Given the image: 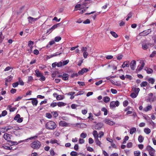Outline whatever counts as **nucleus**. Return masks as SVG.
Returning a JSON list of instances; mask_svg holds the SVG:
<instances>
[{
  "label": "nucleus",
  "instance_id": "obj_1",
  "mask_svg": "<svg viewBox=\"0 0 156 156\" xmlns=\"http://www.w3.org/2000/svg\"><path fill=\"white\" fill-rule=\"evenodd\" d=\"M41 145L40 142L37 140L33 142L31 144V146L34 149H38L40 147Z\"/></svg>",
  "mask_w": 156,
  "mask_h": 156
},
{
  "label": "nucleus",
  "instance_id": "obj_2",
  "mask_svg": "<svg viewBox=\"0 0 156 156\" xmlns=\"http://www.w3.org/2000/svg\"><path fill=\"white\" fill-rule=\"evenodd\" d=\"M119 105V102L118 101H112L110 103V107L111 108H113L118 107Z\"/></svg>",
  "mask_w": 156,
  "mask_h": 156
},
{
  "label": "nucleus",
  "instance_id": "obj_3",
  "mask_svg": "<svg viewBox=\"0 0 156 156\" xmlns=\"http://www.w3.org/2000/svg\"><path fill=\"white\" fill-rule=\"evenodd\" d=\"M55 126H56L55 123L52 121L48 122L45 125V127H55Z\"/></svg>",
  "mask_w": 156,
  "mask_h": 156
},
{
  "label": "nucleus",
  "instance_id": "obj_4",
  "mask_svg": "<svg viewBox=\"0 0 156 156\" xmlns=\"http://www.w3.org/2000/svg\"><path fill=\"white\" fill-rule=\"evenodd\" d=\"M151 32L150 29H149L141 32L140 34V36H145Z\"/></svg>",
  "mask_w": 156,
  "mask_h": 156
},
{
  "label": "nucleus",
  "instance_id": "obj_5",
  "mask_svg": "<svg viewBox=\"0 0 156 156\" xmlns=\"http://www.w3.org/2000/svg\"><path fill=\"white\" fill-rule=\"evenodd\" d=\"M40 17L37 18H34L31 16H29L28 17V20L29 22L31 23H34L35 21L38 20Z\"/></svg>",
  "mask_w": 156,
  "mask_h": 156
},
{
  "label": "nucleus",
  "instance_id": "obj_6",
  "mask_svg": "<svg viewBox=\"0 0 156 156\" xmlns=\"http://www.w3.org/2000/svg\"><path fill=\"white\" fill-rule=\"evenodd\" d=\"M15 120H16L18 122H21L23 121V118L20 117V115L19 114H17L14 118Z\"/></svg>",
  "mask_w": 156,
  "mask_h": 156
},
{
  "label": "nucleus",
  "instance_id": "obj_7",
  "mask_svg": "<svg viewBox=\"0 0 156 156\" xmlns=\"http://www.w3.org/2000/svg\"><path fill=\"white\" fill-rule=\"evenodd\" d=\"M136 64V62L135 60H133L130 63V66L131 69L134 70L135 69V66Z\"/></svg>",
  "mask_w": 156,
  "mask_h": 156
},
{
  "label": "nucleus",
  "instance_id": "obj_8",
  "mask_svg": "<svg viewBox=\"0 0 156 156\" xmlns=\"http://www.w3.org/2000/svg\"><path fill=\"white\" fill-rule=\"evenodd\" d=\"M11 135L10 134L6 133L4 134L3 136V137L5 139L7 140V141L9 142V141L11 139Z\"/></svg>",
  "mask_w": 156,
  "mask_h": 156
},
{
  "label": "nucleus",
  "instance_id": "obj_9",
  "mask_svg": "<svg viewBox=\"0 0 156 156\" xmlns=\"http://www.w3.org/2000/svg\"><path fill=\"white\" fill-rule=\"evenodd\" d=\"M88 71V69L86 68H84L79 71L78 72V74L80 75H82L84 73L87 72Z\"/></svg>",
  "mask_w": 156,
  "mask_h": 156
},
{
  "label": "nucleus",
  "instance_id": "obj_10",
  "mask_svg": "<svg viewBox=\"0 0 156 156\" xmlns=\"http://www.w3.org/2000/svg\"><path fill=\"white\" fill-rule=\"evenodd\" d=\"M27 100H32L31 102L33 105L36 106L37 104L38 101L36 98H30L27 99Z\"/></svg>",
  "mask_w": 156,
  "mask_h": 156
},
{
  "label": "nucleus",
  "instance_id": "obj_11",
  "mask_svg": "<svg viewBox=\"0 0 156 156\" xmlns=\"http://www.w3.org/2000/svg\"><path fill=\"white\" fill-rule=\"evenodd\" d=\"M145 65V63L143 61L142 63V64L140 66H138L137 69H136V71H140L144 67V66Z\"/></svg>",
  "mask_w": 156,
  "mask_h": 156
},
{
  "label": "nucleus",
  "instance_id": "obj_12",
  "mask_svg": "<svg viewBox=\"0 0 156 156\" xmlns=\"http://www.w3.org/2000/svg\"><path fill=\"white\" fill-rule=\"evenodd\" d=\"M23 141H22L20 142H19L18 143L16 142L15 141H12L11 140H9V141L8 144L9 145H10V146H12L13 145H17L19 143H20L21 142H23Z\"/></svg>",
  "mask_w": 156,
  "mask_h": 156
},
{
  "label": "nucleus",
  "instance_id": "obj_13",
  "mask_svg": "<svg viewBox=\"0 0 156 156\" xmlns=\"http://www.w3.org/2000/svg\"><path fill=\"white\" fill-rule=\"evenodd\" d=\"M152 108V107L151 105H149L145 108L144 109V111L147 112L151 110Z\"/></svg>",
  "mask_w": 156,
  "mask_h": 156
},
{
  "label": "nucleus",
  "instance_id": "obj_14",
  "mask_svg": "<svg viewBox=\"0 0 156 156\" xmlns=\"http://www.w3.org/2000/svg\"><path fill=\"white\" fill-rule=\"evenodd\" d=\"M129 61L124 62L123 63L122 67V68H124L125 67H129Z\"/></svg>",
  "mask_w": 156,
  "mask_h": 156
},
{
  "label": "nucleus",
  "instance_id": "obj_15",
  "mask_svg": "<svg viewBox=\"0 0 156 156\" xmlns=\"http://www.w3.org/2000/svg\"><path fill=\"white\" fill-rule=\"evenodd\" d=\"M11 129V128H9L8 127L7 129L6 127H1L0 128V131L3 133L7 132L8 130Z\"/></svg>",
  "mask_w": 156,
  "mask_h": 156
},
{
  "label": "nucleus",
  "instance_id": "obj_16",
  "mask_svg": "<svg viewBox=\"0 0 156 156\" xmlns=\"http://www.w3.org/2000/svg\"><path fill=\"white\" fill-rule=\"evenodd\" d=\"M59 124L60 126H68L67 123L64 121H61L59 123Z\"/></svg>",
  "mask_w": 156,
  "mask_h": 156
},
{
  "label": "nucleus",
  "instance_id": "obj_17",
  "mask_svg": "<svg viewBox=\"0 0 156 156\" xmlns=\"http://www.w3.org/2000/svg\"><path fill=\"white\" fill-rule=\"evenodd\" d=\"M150 44H143L142 45V48L144 50H146L149 48V46Z\"/></svg>",
  "mask_w": 156,
  "mask_h": 156
},
{
  "label": "nucleus",
  "instance_id": "obj_18",
  "mask_svg": "<svg viewBox=\"0 0 156 156\" xmlns=\"http://www.w3.org/2000/svg\"><path fill=\"white\" fill-rule=\"evenodd\" d=\"M75 94V92H70L67 94H66L68 95H70L71 97L70 98V99L71 100H72L74 98V96L73 95Z\"/></svg>",
  "mask_w": 156,
  "mask_h": 156
},
{
  "label": "nucleus",
  "instance_id": "obj_19",
  "mask_svg": "<svg viewBox=\"0 0 156 156\" xmlns=\"http://www.w3.org/2000/svg\"><path fill=\"white\" fill-rule=\"evenodd\" d=\"M69 75L68 74L64 73L63 75L62 79L64 80H68Z\"/></svg>",
  "mask_w": 156,
  "mask_h": 156
},
{
  "label": "nucleus",
  "instance_id": "obj_20",
  "mask_svg": "<svg viewBox=\"0 0 156 156\" xmlns=\"http://www.w3.org/2000/svg\"><path fill=\"white\" fill-rule=\"evenodd\" d=\"M105 122L106 124L111 126L113 125L114 123L113 122L107 119L105 120Z\"/></svg>",
  "mask_w": 156,
  "mask_h": 156
},
{
  "label": "nucleus",
  "instance_id": "obj_21",
  "mask_svg": "<svg viewBox=\"0 0 156 156\" xmlns=\"http://www.w3.org/2000/svg\"><path fill=\"white\" fill-rule=\"evenodd\" d=\"M35 73H36V75L37 77H40L41 76L42 74L40 72L39 70L38 69H37L35 71Z\"/></svg>",
  "mask_w": 156,
  "mask_h": 156
},
{
  "label": "nucleus",
  "instance_id": "obj_22",
  "mask_svg": "<svg viewBox=\"0 0 156 156\" xmlns=\"http://www.w3.org/2000/svg\"><path fill=\"white\" fill-rule=\"evenodd\" d=\"M104 101L106 103L108 102L110 100V98L108 96H105L103 98Z\"/></svg>",
  "mask_w": 156,
  "mask_h": 156
},
{
  "label": "nucleus",
  "instance_id": "obj_23",
  "mask_svg": "<svg viewBox=\"0 0 156 156\" xmlns=\"http://www.w3.org/2000/svg\"><path fill=\"white\" fill-rule=\"evenodd\" d=\"M95 142L96 143V144L99 146H101V143L100 141L99 140L98 137H97L95 138Z\"/></svg>",
  "mask_w": 156,
  "mask_h": 156
},
{
  "label": "nucleus",
  "instance_id": "obj_24",
  "mask_svg": "<svg viewBox=\"0 0 156 156\" xmlns=\"http://www.w3.org/2000/svg\"><path fill=\"white\" fill-rule=\"evenodd\" d=\"M8 108L9 109V111L10 112H13L16 109L15 108H12V106L10 105H9L8 106Z\"/></svg>",
  "mask_w": 156,
  "mask_h": 156
},
{
  "label": "nucleus",
  "instance_id": "obj_25",
  "mask_svg": "<svg viewBox=\"0 0 156 156\" xmlns=\"http://www.w3.org/2000/svg\"><path fill=\"white\" fill-rule=\"evenodd\" d=\"M57 105L58 107H60L65 106L66 105V104L64 102L59 101L57 103Z\"/></svg>",
  "mask_w": 156,
  "mask_h": 156
},
{
  "label": "nucleus",
  "instance_id": "obj_26",
  "mask_svg": "<svg viewBox=\"0 0 156 156\" xmlns=\"http://www.w3.org/2000/svg\"><path fill=\"white\" fill-rule=\"evenodd\" d=\"M147 151H153V152H155V150L152 147H151L150 145H148L147 146Z\"/></svg>",
  "mask_w": 156,
  "mask_h": 156
},
{
  "label": "nucleus",
  "instance_id": "obj_27",
  "mask_svg": "<svg viewBox=\"0 0 156 156\" xmlns=\"http://www.w3.org/2000/svg\"><path fill=\"white\" fill-rule=\"evenodd\" d=\"M148 84V83L147 81H144L142 82L140 84L141 87H144L146 86Z\"/></svg>",
  "mask_w": 156,
  "mask_h": 156
},
{
  "label": "nucleus",
  "instance_id": "obj_28",
  "mask_svg": "<svg viewBox=\"0 0 156 156\" xmlns=\"http://www.w3.org/2000/svg\"><path fill=\"white\" fill-rule=\"evenodd\" d=\"M101 111L103 112H104V115H107L108 112L107 109L106 108H105V107H103L101 109Z\"/></svg>",
  "mask_w": 156,
  "mask_h": 156
},
{
  "label": "nucleus",
  "instance_id": "obj_29",
  "mask_svg": "<svg viewBox=\"0 0 156 156\" xmlns=\"http://www.w3.org/2000/svg\"><path fill=\"white\" fill-rule=\"evenodd\" d=\"M4 38V37L2 35V33L1 32L0 34V43H2Z\"/></svg>",
  "mask_w": 156,
  "mask_h": 156
},
{
  "label": "nucleus",
  "instance_id": "obj_30",
  "mask_svg": "<svg viewBox=\"0 0 156 156\" xmlns=\"http://www.w3.org/2000/svg\"><path fill=\"white\" fill-rule=\"evenodd\" d=\"M70 154L72 156H76L78 155L79 154L76 152L72 151L70 153Z\"/></svg>",
  "mask_w": 156,
  "mask_h": 156
},
{
  "label": "nucleus",
  "instance_id": "obj_31",
  "mask_svg": "<svg viewBox=\"0 0 156 156\" xmlns=\"http://www.w3.org/2000/svg\"><path fill=\"white\" fill-rule=\"evenodd\" d=\"M144 140V137L141 136L140 135L138 138V140L140 143H141L143 142Z\"/></svg>",
  "mask_w": 156,
  "mask_h": 156
},
{
  "label": "nucleus",
  "instance_id": "obj_32",
  "mask_svg": "<svg viewBox=\"0 0 156 156\" xmlns=\"http://www.w3.org/2000/svg\"><path fill=\"white\" fill-rule=\"evenodd\" d=\"M12 79V77L11 76H9L7 79H6V82H10Z\"/></svg>",
  "mask_w": 156,
  "mask_h": 156
},
{
  "label": "nucleus",
  "instance_id": "obj_33",
  "mask_svg": "<svg viewBox=\"0 0 156 156\" xmlns=\"http://www.w3.org/2000/svg\"><path fill=\"white\" fill-rule=\"evenodd\" d=\"M134 90V91L135 93L138 94L140 90V88H139L134 87L133 88Z\"/></svg>",
  "mask_w": 156,
  "mask_h": 156
},
{
  "label": "nucleus",
  "instance_id": "obj_34",
  "mask_svg": "<svg viewBox=\"0 0 156 156\" xmlns=\"http://www.w3.org/2000/svg\"><path fill=\"white\" fill-rule=\"evenodd\" d=\"M110 33L115 38H117L118 37V35L115 32L111 31L110 32Z\"/></svg>",
  "mask_w": 156,
  "mask_h": 156
},
{
  "label": "nucleus",
  "instance_id": "obj_35",
  "mask_svg": "<svg viewBox=\"0 0 156 156\" xmlns=\"http://www.w3.org/2000/svg\"><path fill=\"white\" fill-rule=\"evenodd\" d=\"M60 24V23H58L57 24L54 25L51 28V29L53 30L54 29L56 28L58 26H59Z\"/></svg>",
  "mask_w": 156,
  "mask_h": 156
},
{
  "label": "nucleus",
  "instance_id": "obj_36",
  "mask_svg": "<svg viewBox=\"0 0 156 156\" xmlns=\"http://www.w3.org/2000/svg\"><path fill=\"white\" fill-rule=\"evenodd\" d=\"M144 131L147 134H149L151 132L150 129L148 128H145L144 129Z\"/></svg>",
  "mask_w": 156,
  "mask_h": 156
},
{
  "label": "nucleus",
  "instance_id": "obj_37",
  "mask_svg": "<svg viewBox=\"0 0 156 156\" xmlns=\"http://www.w3.org/2000/svg\"><path fill=\"white\" fill-rule=\"evenodd\" d=\"M148 100L150 102H153L156 101V97H154L152 98H149Z\"/></svg>",
  "mask_w": 156,
  "mask_h": 156
},
{
  "label": "nucleus",
  "instance_id": "obj_38",
  "mask_svg": "<svg viewBox=\"0 0 156 156\" xmlns=\"http://www.w3.org/2000/svg\"><path fill=\"white\" fill-rule=\"evenodd\" d=\"M148 81L149 83L152 84H153L155 81L152 78H150L148 79Z\"/></svg>",
  "mask_w": 156,
  "mask_h": 156
},
{
  "label": "nucleus",
  "instance_id": "obj_39",
  "mask_svg": "<svg viewBox=\"0 0 156 156\" xmlns=\"http://www.w3.org/2000/svg\"><path fill=\"white\" fill-rule=\"evenodd\" d=\"M136 129L135 127H133L130 129V133L132 134L134 133H135L136 131Z\"/></svg>",
  "mask_w": 156,
  "mask_h": 156
},
{
  "label": "nucleus",
  "instance_id": "obj_40",
  "mask_svg": "<svg viewBox=\"0 0 156 156\" xmlns=\"http://www.w3.org/2000/svg\"><path fill=\"white\" fill-rule=\"evenodd\" d=\"M93 135L95 138H96V137H99L98 135V133H97V131L96 130L94 131L93 132Z\"/></svg>",
  "mask_w": 156,
  "mask_h": 156
},
{
  "label": "nucleus",
  "instance_id": "obj_41",
  "mask_svg": "<svg viewBox=\"0 0 156 156\" xmlns=\"http://www.w3.org/2000/svg\"><path fill=\"white\" fill-rule=\"evenodd\" d=\"M18 82L21 85L23 86L24 85V82H23L22 80H21L20 77L19 78V81Z\"/></svg>",
  "mask_w": 156,
  "mask_h": 156
},
{
  "label": "nucleus",
  "instance_id": "obj_42",
  "mask_svg": "<svg viewBox=\"0 0 156 156\" xmlns=\"http://www.w3.org/2000/svg\"><path fill=\"white\" fill-rule=\"evenodd\" d=\"M156 55V51H154L152 52V53L150 55V57L151 58H153Z\"/></svg>",
  "mask_w": 156,
  "mask_h": 156
},
{
  "label": "nucleus",
  "instance_id": "obj_43",
  "mask_svg": "<svg viewBox=\"0 0 156 156\" xmlns=\"http://www.w3.org/2000/svg\"><path fill=\"white\" fill-rule=\"evenodd\" d=\"M81 6V5L80 4H78L76 5L75 6V8L74 10V11H77L78 10V9L80 8Z\"/></svg>",
  "mask_w": 156,
  "mask_h": 156
},
{
  "label": "nucleus",
  "instance_id": "obj_44",
  "mask_svg": "<svg viewBox=\"0 0 156 156\" xmlns=\"http://www.w3.org/2000/svg\"><path fill=\"white\" fill-rule=\"evenodd\" d=\"M61 37L59 36H58L56 37L55 38V41L56 42H58L61 40Z\"/></svg>",
  "mask_w": 156,
  "mask_h": 156
},
{
  "label": "nucleus",
  "instance_id": "obj_45",
  "mask_svg": "<svg viewBox=\"0 0 156 156\" xmlns=\"http://www.w3.org/2000/svg\"><path fill=\"white\" fill-rule=\"evenodd\" d=\"M56 66L58 67H60L62 66V63L61 62H56Z\"/></svg>",
  "mask_w": 156,
  "mask_h": 156
},
{
  "label": "nucleus",
  "instance_id": "obj_46",
  "mask_svg": "<svg viewBox=\"0 0 156 156\" xmlns=\"http://www.w3.org/2000/svg\"><path fill=\"white\" fill-rule=\"evenodd\" d=\"M134 153L135 156H139L140 155V153L139 151H134Z\"/></svg>",
  "mask_w": 156,
  "mask_h": 156
},
{
  "label": "nucleus",
  "instance_id": "obj_47",
  "mask_svg": "<svg viewBox=\"0 0 156 156\" xmlns=\"http://www.w3.org/2000/svg\"><path fill=\"white\" fill-rule=\"evenodd\" d=\"M63 51V50H62V51L61 52H60V53H58V52H57L56 53H55L53 54H52L53 57L56 56H57L58 55H60V54H61L62 53Z\"/></svg>",
  "mask_w": 156,
  "mask_h": 156
},
{
  "label": "nucleus",
  "instance_id": "obj_48",
  "mask_svg": "<svg viewBox=\"0 0 156 156\" xmlns=\"http://www.w3.org/2000/svg\"><path fill=\"white\" fill-rule=\"evenodd\" d=\"M69 62V60H67L65 61H63L62 63V66H65L67 65Z\"/></svg>",
  "mask_w": 156,
  "mask_h": 156
},
{
  "label": "nucleus",
  "instance_id": "obj_49",
  "mask_svg": "<svg viewBox=\"0 0 156 156\" xmlns=\"http://www.w3.org/2000/svg\"><path fill=\"white\" fill-rule=\"evenodd\" d=\"M87 48L86 47H82L81 49V51L82 52H87Z\"/></svg>",
  "mask_w": 156,
  "mask_h": 156
},
{
  "label": "nucleus",
  "instance_id": "obj_50",
  "mask_svg": "<svg viewBox=\"0 0 156 156\" xmlns=\"http://www.w3.org/2000/svg\"><path fill=\"white\" fill-rule=\"evenodd\" d=\"M137 95V94L136 95L135 93H131L130 96L132 98H135L136 97Z\"/></svg>",
  "mask_w": 156,
  "mask_h": 156
},
{
  "label": "nucleus",
  "instance_id": "obj_51",
  "mask_svg": "<svg viewBox=\"0 0 156 156\" xmlns=\"http://www.w3.org/2000/svg\"><path fill=\"white\" fill-rule=\"evenodd\" d=\"M34 44V42L31 41H29L28 42V46L31 47Z\"/></svg>",
  "mask_w": 156,
  "mask_h": 156
},
{
  "label": "nucleus",
  "instance_id": "obj_52",
  "mask_svg": "<svg viewBox=\"0 0 156 156\" xmlns=\"http://www.w3.org/2000/svg\"><path fill=\"white\" fill-rule=\"evenodd\" d=\"M51 113L53 114V116L55 117H56L58 116V114L56 111L53 112Z\"/></svg>",
  "mask_w": 156,
  "mask_h": 156
},
{
  "label": "nucleus",
  "instance_id": "obj_53",
  "mask_svg": "<svg viewBox=\"0 0 156 156\" xmlns=\"http://www.w3.org/2000/svg\"><path fill=\"white\" fill-rule=\"evenodd\" d=\"M57 105V103L55 102H52L50 104V106L52 108H54Z\"/></svg>",
  "mask_w": 156,
  "mask_h": 156
},
{
  "label": "nucleus",
  "instance_id": "obj_54",
  "mask_svg": "<svg viewBox=\"0 0 156 156\" xmlns=\"http://www.w3.org/2000/svg\"><path fill=\"white\" fill-rule=\"evenodd\" d=\"M46 117L49 119H51L52 117L51 115L49 113H46Z\"/></svg>",
  "mask_w": 156,
  "mask_h": 156
},
{
  "label": "nucleus",
  "instance_id": "obj_55",
  "mask_svg": "<svg viewBox=\"0 0 156 156\" xmlns=\"http://www.w3.org/2000/svg\"><path fill=\"white\" fill-rule=\"evenodd\" d=\"M7 114V112L6 110H4L3 111L2 113V115L3 116H5Z\"/></svg>",
  "mask_w": 156,
  "mask_h": 156
},
{
  "label": "nucleus",
  "instance_id": "obj_56",
  "mask_svg": "<svg viewBox=\"0 0 156 156\" xmlns=\"http://www.w3.org/2000/svg\"><path fill=\"white\" fill-rule=\"evenodd\" d=\"M153 70L151 69L150 68L148 69L147 71V73H148V74L152 73H153Z\"/></svg>",
  "mask_w": 156,
  "mask_h": 156
},
{
  "label": "nucleus",
  "instance_id": "obj_57",
  "mask_svg": "<svg viewBox=\"0 0 156 156\" xmlns=\"http://www.w3.org/2000/svg\"><path fill=\"white\" fill-rule=\"evenodd\" d=\"M77 83L80 86H83L85 85V83L84 82L79 81L77 82Z\"/></svg>",
  "mask_w": 156,
  "mask_h": 156
},
{
  "label": "nucleus",
  "instance_id": "obj_58",
  "mask_svg": "<svg viewBox=\"0 0 156 156\" xmlns=\"http://www.w3.org/2000/svg\"><path fill=\"white\" fill-rule=\"evenodd\" d=\"M129 102L127 101H125L123 102V105L124 107H126L128 104Z\"/></svg>",
  "mask_w": 156,
  "mask_h": 156
},
{
  "label": "nucleus",
  "instance_id": "obj_59",
  "mask_svg": "<svg viewBox=\"0 0 156 156\" xmlns=\"http://www.w3.org/2000/svg\"><path fill=\"white\" fill-rule=\"evenodd\" d=\"M78 76V74L77 73H74L72 74L71 77L72 78H74L75 77H77Z\"/></svg>",
  "mask_w": 156,
  "mask_h": 156
},
{
  "label": "nucleus",
  "instance_id": "obj_60",
  "mask_svg": "<svg viewBox=\"0 0 156 156\" xmlns=\"http://www.w3.org/2000/svg\"><path fill=\"white\" fill-rule=\"evenodd\" d=\"M34 54L37 55L39 54V52L38 50L36 49L34 50Z\"/></svg>",
  "mask_w": 156,
  "mask_h": 156
},
{
  "label": "nucleus",
  "instance_id": "obj_61",
  "mask_svg": "<svg viewBox=\"0 0 156 156\" xmlns=\"http://www.w3.org/2000/svg\"><path fill=\"white\" fill-rule=\"evenodd\" d=\"M84 93V92L82 91H80L78 92L77 93V94H76L75 95V96H77L82 95Z\"/></svg>",
  "mask_w": 156,
  "mask_h": 156
},
{
  "label": "nucleus",
  "instance_id": "obj_62",
  "mask_svg": "<svg viewBox=\"0 0 156 156\" xmlns=\"http://www.w3.org/2000/svg\"><path fill=\"white\" fill-rule=\"evenodd\" d=\"M40 77H41L39 79L40 80L44 81L45 80V77L43 75Z\"/></svg>",
  "mask_w": 156,
  "mask_h": 156
},
{
  "label": "nucleus",
  "instance_id": "obj_63",
  "mask_svg": "<svg viewBox=\"0 0 156 156\" xmlns=\"http://www.w3.org/2000/svg\"><path fill=\"white\" fill-rule=\"evenodd\" d=\"M90 20L89 19H87L85 21H83V23L84 24H89L90 23Z\"/></svg>",
  "mask_w": 156,
  "mask_h": 156
},
{
  "label": "nucleus",
  "instance_id": "obj_64",
  "mask_svg": "<svg viewBox=\"0 0 156 156\" xmlns=\"http://www.w3.org/2000/svg\"><path fill=\"white\" fill-rule=\"evenodd\" d=\"M50 152L51 155L54 156L55 155V153L52 149L50 150Z\"/></svg>",
  "mask_w": 156,
  "mask_h": 156
}]
</instances>
